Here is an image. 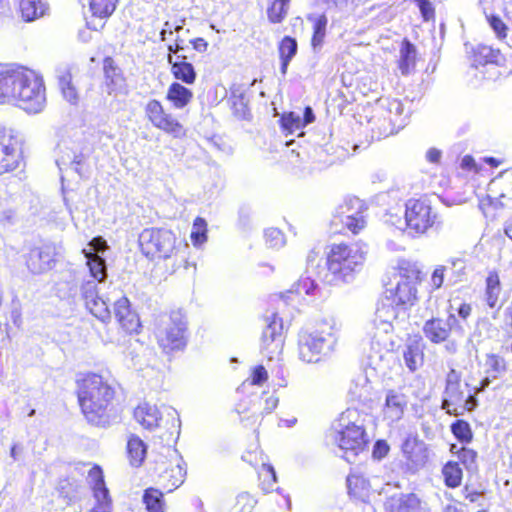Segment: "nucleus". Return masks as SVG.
I'll return each instance as SVG.
<instances>
[{
	"label": "nucleus",
	"instance_id": "28",
	"mask_svg": "<svg viewBox=\"0 0 512 512\" xmlns=\"http://www.w3.org/2000/svg\"><path fill=\"white\" fill-rule=\"evenodd\" d=\"M56 490L65 501V504L71 505L82 498L85 487L78 479L66 477L59 480Z\"/></svg>",
	"mask_w": 512,
	"mask_h": 512
},
{
	"label": "nucleus",
	"instance_id": "27",
	"mask_svg": "<svg viewBox=\"0 0 512 512\" xmlns=\"http://www.w3.org/2000/svg\"><path fill=\"white\" fill-rule=\"evenodd\" d=\"M118 0H90L89 7L94 18H98L99 22L95 20L88 21L87 25L90 29L99 30L104 27L102 20L109 18L116 9Z\"/></svg>",
	"mask_w": 512,
	"mask_h": 512
},
{
	"label": "nucleus",
	"instance_id": "24",
	"mask_svg": "<svg viewBox=\"0 0 512 512\" xmlns=\"http://www.w3.org/2000/svg\"><path fill=\"white\" fill-rule=\"evenodd\" d=\"M408 404L407 396L400 390L390 389L385 395L384 416L392 422L400 420Z\"/></svg>",
	"mask_w": 512,
	"mask_h": 512
},
{
	"label": "nucleus",
	"instance_id": "11",
	"mask_svg": "<svg viewBox=\"0 0 512 512\" xmlns=\"http://www.w3.org/2000/svg\"><path fill=\"white\" fill-rule=\"evenodd\" d=\"M139 246L148 259H168L175 250L176 236L165 228H145L139 234Z\"/></svg>",
	"mask_w": 512,
	"mask_h": 512
},
{
	"label": "nucleus",
	"instance_id": "1",
	"mask_svg": "<svg viewBox=\"0 0 512 512\" xmlns=\"http://www.w3.org/2000/svg\"><path fill=\"white\" fill-rule=\"evenodd\" d=\"M419 275L420 271L416 269L407 271L401 268L394 275L393 281L386 285L375 311L377 329L389 333L394 329L395 324L405 322L409 309L417 300Z\"/></svg>",
	"mask_w": 512,
	"mask_h": 512
},
{
	"label": "nucleus",
	"instance_id": "22",
	"mask_svg": "<svg viewBox=\"0 0 512 512\" xmlns=\"http://www.w3.org/2000/svg\"><path fill=\"white\" fill-rule=\"evenodd\" d=\"M114 314L120 326L127 333H137L141 327L138 314L131 309L130 301L122 296L114 301Z\"/></svg>",
	"mask_w": 512,
	"mask_h": 512
},
{
	"label": "nucleus",
	"instance_id": "58",
	"mask_svg": "<svg viewBox=\"0 0 512 512\" xmlns=\"http://www.w3.org/2000/svg\"><path fill=\"white\" fill-rule=\"evenodd\" d=\"M317 288L316 280L310 277L301 278L295 285H293V292L302 295H313Z\"/></svg>",
	"mask_w": 512,
	"mask_h": 512
},
{
	"label": "nucleus",
	"instance_id": "35",
	"mask_svg": "<svg viewBox=\"0 0 512 512\" xmlns=\"http://www.w3.org/2000/svg\"><path fill=\"white\" fill-rule=\"evenodd\" d=\"M298 52L297 40L292 36H284L278 45L280 72L284 76L292 59Z\"/></svg>",
	"mask_w": 512,
	"mask_h": 512
},
{
	"label": "nucleus",
	"instance_id": "29",
	"mask_svg": "<svg viewBox=\"0 0 512 512\" xmlns=\"http://www.w3.org/2000/svg\"><path fill=\"white\" fill-rule=\"evenodd\" d=\"M348 395L350 397V401L358 402L363 405L372 400L373 387L366 375L359 374L351 381Z\"/></svg>",
	"mask_w": 512,
	"mask_h": 512
},
{
	"label": "nucleus",
	"instance_id": "16",
	"mask_svg": "<svg viewBox=\"0 0 512 512\" xmlns=\"http://www.w3.org/2000/svg\"><path fill=\"white\" fill-rule=\"evenodd\" d=\"M87 482L95 500V505L89 512H111V496L105 483L103 470L99 465H94L89 470Z\"/></svg>",
	"mask_w": 512,
	"mask_h": 512
},
{
	"label": "nucleus",
	"instance_id": "60",
	"mask_svg": "<svg viewBox=\"0 0 512 512\" xmlns=\"http://www.w3.org/2000/svg\"><path fill=\"white\" fill-rule=\"evenodd\" d=\"M423 21L428 22L435 17V9L430 0H415Z\"/></svg>",
	"mask_w": 512,
	"mask_h": 512
},
{
	"label": "nucleus",
	"instance_id": "13",
	"mask_svg": "<svg viewBox=\"0 0 512 512\" xmlns=\"http://www.w3.org/2000/svg\"><path fill=\"white\" fill-rule=\"evenodd\" d=\"M23 140L18 133L0 126V175L19 167Z\"/></svg>",
	"mask_w": 512,
	"mask_h": 512
},
{
	"label": "nucleus",
	"instance_id": "37",
	"mask_svg": "<svg viewBox=\"0 0 512 512\" xmlns=\"http://www.w3.org/2000/svg\"><path fill=\"white\" fill-rule=\"evenodd\" d=\"M192 98L193 92L179 82H172L166 93V99L177 109L186 107Z\"/></svg>",
	"mask_w": 512,
	"mask_h": 512
},
{
	"label": "nucleus",
	"instance_id": "4",
	"mask_svg": "<svg viewBox=\"0 0 512 512\" xmlns=\"http://www.w3.org/2000/svg\"><path fill=\"white\" fill-rule=\"evenodd\" d=\"M338 327L333 317L325 318L313 328L300 331L298 335L299 358L306 363H316L321 356L329 354L337 343Z\"/></svg>",
	"mask_w": 512,
	"mask_h": 512
},
{
	"label": "nucleus",
	"instance_id": "61",
	"mask_svg": "<svg viewBox=\"0 0 512 512\" xmlns=\"http://www.w3.org/2000/svg\"><path fill=\"white\" fill-rule=\"evenodd\" d=\"M186 473H187V471H186L185 464L182 465V464L178 463L175 467H173L171 469V474H170V479H169V481L171 482V486L173 488L179 487L184 482Z\"/></svg>",
	"mask_w": 512,
	"mask_h": 512
},
{
	"label": "nucleus",
	"instance_id": "5",
	"mask_svg": "<svg viewBox=\"0 0 512 512\" xmlns=\"http://www.w3.org/2000/svg\"><path fill=\"white\" fill-rule=\"evenodd\" d=\"M353 413L347 410L342 414L337 427L333 426L326 435V442L333 447V452L349 463H353L368 444L364 427L350 421Z\"/></svg>",
	"mask_w": 512,
	"mask_h": 512
},
{
	"label": "nucleus",
	"instance_id": "8",
	"mask_svg": "<svg viewBox=\"0 0 512 512\" xmlns=\"http://www.w3.org/2000/svg\"><path fill=\"white\" fill-rule=\"evenodd\" d=\"M16 93L13 100L24 111L37 114L46 105L45 86L42 77L33 70L21 66L19 80H17Z\"/></svg>",
	"mask_w": 512,
	"mask_h": 512
},
{
	"label": "nucleus",
	"instance_id": "57",
	"mask_svg": "<svg viewBox=\"0 0 512 512\" xmlns=\"http://www.w3.org/2000/svg\"><path fill=\"white\" fill-rule=\"evenodd\" d=\"M264 237L270 248H280L285 244L284 234L277 228L266 229Z\"/></svg>",
	"mask_w": 512,
	"mask_h": 512
},
{
	"label": "nucleus",
	"instance_id": "33",
	"mask_svg": "<svg viewBox=\"0 0 512 512\" xmlns=\"http://www.w3.org/2000/svg\"><path fill=\"white\" fill-rule=\"evenodd\" d=\"M423 355L421 339H409L403 350V359L411 372H415L423 364Z\"/></svg>",
	"mask_w": 512,
	"mask_h": 512
},
{
	"label": "nucleus",
	"instance_id": "53",
	"mask_svg": "<svg viewBox=\"0 0 512 512\" xmlns=\"http://www.w3.org/2000/svg\"><path fill=\"white\" fill-rule=\"evenodd\" d=\"M457 453H458V458H459L460 462L464 465V467L469 472H474L477 470L478 454L475 450L466 448V447H462L459 449V451Z\"/></svg>",
	"mask_w": 512,
	"mask_h": 512
},
{
	"label": "nucleus",
	"instance_id": "64",
	"mask_svg": "<svg viewBox=\"0 0 512 512\" xmlns=\"http://www.w3.org/2000/svg\"><path fill=\"white\" fill-rule=\"evenodd\" d=\"M390 447L385 440H377L373 445L372 455L375 459H383L389 452Z\"/></svg>",
	"mask_w": 512,
	"mask_h": 512
},
{
	"label": "nucleus",
	"instance_id": "34",
	"mask_svg": "<svg viewBox=\"0 0 512 512\" xmlns=\"http://www.w3.org/2000/svg\"><path fill=\"white\" fill-rule=\"evenodd\" d=\"M404 127V120L400 119H393L390 117H386L384 114L382 115V118L378 119V122L375 120L373 121L372 126V137L380 140L382 138H386L390 135H393L397 133L400 129Z\"/></svg>",
	"mask_w": 512,
	"mask_h": 512
},
{
	"label": "nucleus",
	"instance_id": "21",
	"mask_svg": "<svg viewBox=\"0 0 512 512\" xmlns=\"http://www.w3.org/2000/svg\"><path fill=\"white\" fill-rule=\"evenodd\" d=\"M314 121L315 114L310 106L304 108L302 115L294 111L285 112L279 119L280 126L286 135L298 133V136H302V129Z\"/></svg>",
	"mask_w": 512,
	"mask_h": 512
},
{
	"label": "nucleus",
	"instance_id": "2",
	"mask_svg": "<svg viewBox=\"0 0 512 512\" xmlns=\"http://www.w3.org/2000/svg\"><path fill=\"white\" fill-rule=\"evenodd\" d=\"M77 383L79 405L87 421L97 427L109 426V407L114 398V389L95 373L86 375Z\"/></svg>",
	"mask_w": 512,
	"mask_h": 512
},
{
	"label": "nucleus",
	"instance_id": "54",
	"mask_svg": "<svg viewBox=\"0 0 512 512\" xmlns=\"http://www.w3.org/2000/svg\"><path fill=\"white\" fill-rule=\"evenodd\" d=\"M489 27L492 29L497 39L502 41L507 37L508 26L496 14H490L486 16Z\"/></svg>",
	"mask_w": 512,
	"mask_h": 512
},
{
	"label": "nucleus",
	"instance_id": "39",
	"mask_svg": "<svg viewBox=\"0 0 512 512\" xmlns=\"http://www.w3.org/2000/svg\"><path fill=\"white\" fill-rule=\"evenodd\" d=\"M501 292V282L499 274L496 270L489 271L485 280V302L491 308H495L498 304Z\"/></svg>",
	"mask_w": 512,
	"mask_h": 512
},
{
	"label": "nucleus",
	"instance_id": "56",
	"mask_svg": "<svg viewBox=\"0 0 512 512\" xmlns=\"http://www.w3.org/2000/svg\"><path fill=\"white\" fill-rule=\"evenodd\" d=\"M403 113H404V105L400 100H398V99L387 100L386 111L384 113V115L386 117H388L389 119H390V117H392L393 119H398V121H400V119H403L404 125H405L406 117L403 116Z\"/></svg>",
	"mask_w": 512,
	"mask_h": 512
},
{
	"label": "nucleus",
	"instance_id": "40",
	"mask_svg": "<svg viewBox=\"0 0 512 512\" xmlns=\"http://www.w3.org/2000/svg\"><path fill=\"white\" fill-rule=\"evenodd\" d=\"M127 453L130 464L139 467L146 458L147 445L138 436H131L127 442Z\"/></svg>",
	"mask_w": 512,
	"mask_h": 512
},
{
	"label": "nucleus",
	"instance_id": "43",
	"mask_svg": "<svg viewBox=\"0 0 512 512\" xmlns=\"http://www.w3.org/2000/svg\"><path fill=\"white\" fill-rule=\"evenodd\" d=\"M507 370L505 359L494 353L486 355L485 359V374L492 377V379H498Z\"/></svg>",
	"mask_w": 512,
	"mask_h": 512
},
{
	"label": "nucleus",
	"instance_id": "38",
	"mask_svg": "<svg viewBox=\"0 0 512 512\" xmlns=\"http://www.w3.org/2000/svg\"><path fill=\"white\" fill-rule=\"evenodd\" d=\"M474 65L477 67L478 65H486V64H496L499 65L503 60V55L500 49H494L491 46L480 44L474 51Z\"/></svg>",
	"mask_w": 512,
	"mask_h": 512
},
{
	"label": "nucleus",
	"instance_id": "19",
	"mask_svg": "<svg viewBox=\"0 0 512 512\" xmlns=\"http://www.w3.org/2000/svg\"><path fill=\"white\" fill-rule=\"evenodd\" d=\"M362 203L360 199H350L343 205H340L336 210L334 222L339 220L345 227L353 233H358L365 226V219L360 211Z\"/></svg>",
	"mask_w": 512,
	"mask_h": 512
},
{
	"label": "nucleus",
	"instance_id": "7",
	"mask_svg": "<svg viewBox=\"0 0 512 512\" xmlns=\"http://www.w3.org/2000/svg\"><path fill=\"white\" fill-rule=\"evenodd\" d=\"M424 337L433 344L445 343V350L454 354L457 352L458 345L455 339H461L465 336L466 329L462 322L457 319L456 314L449 312L447 317H431L426 320L422 326Z\"/></svg>",
	"mask_w": 512,
	"mask_h": 512
},
{
	"label": "nucleus",
	"instance_id": "51",
	"mask_svg": "<svg viewBox=\"0 0 512 512\" xmlns=\"http://www.w3.org/2000/svg\"><path fill=\"white\" fill-rule=\"evenodd\" d=\"M256 504L254 497L248 492H242L235 498L231 512H251Z\"/></svg>",
	"mask_w": 512,
	"mask_h": 512
},
{
	"label": "nucleus",
	"instance_id": "30",
	"mask_svg": "<svg viewBox=\"0 0 512 512\" xmlns=\"http://www.w3.org/2000/svg\"><path fill=\"white\" fill-rule=\"evenodd\" d=\"M104 85L108 94L120 89L125 82L122 70L115 64L112 57L106 56L103 59Z\"/></svg>",
	"mask_w": 512,
	"mask_h": 512
},
{
	"label": "nucleus",
	"instance_id": "59",
	"mask_svg": "<svg viewBox=\"0 0 512 512\" xmlns=\"http://www.w3.org/2000/svg\"><path fill=\"white\" fill-rule=\"evenodd\" d=\"M233 114L241 120H248L251 116L246 98H240L231 102Z\"/></svg>",
	"mask_w": 512,
	"mask_h": 512
},
{
	"label": "nucleus",
	"instance_id": "9",
	"mask_svg": "<svg viewBox=\"0 0 512 512\" xmlns=\"http://www.w3.org/2000/svg\"><path fill=\"white\" fill-rule=\"evenodd\" d=\"M436 219L437 214L427 200L411 198L405 203L404 216L390 221L396 228L406 229L412 237H419L434 226Z\"/></svg>",
	"mask_w": 512,
	"mask_h": 512
},
{
	"label": "nucleus",
	"instance_id": "48",
	"mask_svg": "<svg viewBox=\"0 0 512 512\" xmlns=\"http://www.w3.org/2000/svg\"><path fill=\"white\" fill-rule=\"evenodd\" d=\"M449 264L453 282H462L467 278V259L463 256L451 257L447 260Z\"/></svg>",
	"mask_w": 512,
	"mask_h": 512
},
{
	"label": "nucleus",
	"instance_id": "52",
	"mask_svg": "<svg viewBox=\"0 0 512 512\" xmlns=\"http://www.w3.org/2000/svg\"><path fill=\"white\" fill-rule=\"evenodd\" d=\"M428 458V448L425 443L418 445V448L406 457L407 461L416 469L422 468L426 464Z\"/></svg>",
	"mask_w": 512,
	"mask_h": 512
},
{
	"label": "nucleus",
	"instance_id": "12",
	"mask_svg": "<svg viewBox=\"0 0 512 512\" xmlns=\"http://www.w3.org/2000/svg\"><path fill=\"white\" fill-rule=\"evenodd\" d=\"M106 279L98 281L92 279L85 280L80 286L81 298L89 312L102 322H108L111 319L109 308L111 298L102 292V285H105Z\"/></svg>",
	"mask_w": 512,
	"mask_h": 512
},
{
	"label": "nucleus",
	"instance_id": "10",
	"mask_svg": "<svg viewBox=\"0 0 512 512\" xmlns=\"http://www.w3.org/2000/svg\"><path fill=\"white\" fill-rule=\"evenodd\" d=\"M187 321L182 310H173L156 328L158 344L164 351L181 350L186 346Z\"/></svg>",
	"mask_w": 512,
	"mask_h": 512
},
{
	"label": "nucleus",
	"instance_id": "42",
	"mask_svg": "<svg viewBox=\"0 0 512 512\" xmlns=\"http://www.w3.org/2000/svg\"><path fill=\"white\" fill-rule=\"evenodd\" d=\"M142 502L147 512H165V501L162 491L149 487L144 490Z\"/></svg>",
	"mask_w": 512,
	"mask_h": 512
},
{
	"label": "nucleus",
	"instance_id": "23",
	"mask_svg": "<svg viewBox=\"0 0 512 512\" xmlns=\"http://www.w3.org/2000/svg\"><path fill=\"white\" fill-rule=\"evenodd\" d=\"M167 62L170 65L173 77L186 85L195 83L197 73L192 63L187 61L186 55H167Z\"/></svg>",
	"mask_w": 512,
	"mask_h": 512
},
{
	"label": "nucleus",
	"instance_id": "25",
	"mask_svg": "<svg viewBox=\"0 0 512 512\" xmlns=\"http://www.w3.org/2000/svg\"><path fill=\"white\" fill-rule=\"evenodd\" d=\"M387 512H421V500L414 493L393 495L384 503Z\"/></svg>",
	"mask_w": 512,
	"mask_h": 512
},
{
	"label": "nucleus",
	"instance_id": "49",
	"mask_svg": "<svg viewBox=\"0 0 512 512\" xmlns=\"http://www.w3.org/2000/svg\"><path fill=\"white\" fill-rule=\"evenodd\" d=\"M190 238L195 247H200L207 241V222L204 218L197 217L194 220Z\"/></svg>",
	"mask_w": 512,
	"mask_h": 512
},
{
	"label": "nucleus",
	"instance_id": "15",
	"mask_svg": "<svg viewBox=\"0 0 512 512\" xmlns=\"http://www.w3.org/2000/svg\"><path fill=\"white\" fill-rule=\"evenodd\" d=\"M106 249L107 243L100 236L94 237L88 243V248L82 249L91 277L98 279L100 282L107 278V264L103 257Z\"/></svg>",
	"mask_w": 512,
	"mask_h": 512
},
{
	"label": "nucleus",
	"instance_id": "46",
	"mask_svg": "<svg viewBox=\"0 0 512 512\" xmlns=\"http://www.w3.org/2000/svg\"><path fill=\"white\" fill-rule=\"evenodd\" d=\"M290 0H272L267 8V17L271 23H281L287 16Z\"/></svg>",
	"mask_w": 512,
	"mask_h": 512
},
{
	"label": "nucleus",
	"instance_id": "50",
	"mask_svg": "<svg viewBox=\"0 0 512 512\" xmlns=\"http://www.w3.org/2000/svg\"><path fill=\"white\" fill-rule=\"evenodd\" d=\"M83 163V155L81 154H73L71 157L70 155H67V157L62 156L56 160V164L60 171H63L64 169L71 168L74 170L77 174L80 176L82 175L81 172V165Z\"/></svg>",
	"mask_w": 512,
	"mask_h": 512
},
{
	"label": "nucleus",
	"instance_id": "18",
	"mask_svg": "<svg viewBox=\"0 0 512 512\" xmlns=\"http://www.w3.org/2000/svg\"><path fill=\"white\" fill-rule=\"evenodd\" d=\"M145 114L152 125L169 134L177 135L182 126L177 119L167 113L160 101L150 100L145 106Z\"/></svg>",
	"mask_w": 512,
	"mask_h": 512
},
{
	"label": "nucleus",
	"instance_id": "55",
	"mask_svg": "<svg viewBox=\"0 0 512 512\" xmlns=\"http://www.w3.org/2000/svg\"><path fill=\"white\" fill-rule=\"evenodd\" d=\"M59 85L63 97L71 104H76L78 101V93L75 87L71 84L70 74L64 75L59 79Z\"/></svg>",
	"mask_w": 512,
	"mask_h": 512
},
{
	"label": "nucleus",
	"instance_id": "45",
	"mask_svg": "<svg viewBox=\"0 0 512 512\" xmlns=\"http://www.w3.org/2000/svg\"><path fill=\"white\" fill-rule=\"evenodd\" d=\"M444 483L449 488L460 486L463 473L459 464L454 461H448L442 468Z\"/></svg>",
	"mask_w": 512,
	"mask_h": 512
},
{
	"label": "nucleus",
	"instance_id": "17",
	"mask_svg": "<svg viewBox=\"0 0 512 512\" xmlns=\"http://www.w3.org/2000/svg\"><path fill=\"white\" fill-rule=\"evenodd\" d=\"M58 255L59 251L55 244L45 243L29 251L26 264L31 273L42 274L55 267Z\"/></svg>",
	"mask_w": 512,
	"mask_h": 512
},
{
	"label": "nucleus",
	"instance_id": "20",
	"mask_svg": "<svg viewBox=\"0 0 512 512\" xmlns=\"http://www.w3.org/2000/svg\"><path fill=\"white\" fill-rule=\"evenodd\" d=\"M487 202L495 209L509 206L512 202V172H505L490 183Z\"/></svg>",
	"mask_w": 512,
	"mask_h": 512
},
{
	"label": "nucleus",
	"instance_id": "31",
	"mask_svg": "<svg viewBox=\"0 0 512 512\" xmlns=\"http://www.w3.org/2000/svg\"><path fill=\"white\" fill-rule=\"evenodd\" d=\"M308 22L312 24L311 47L314 53H318L324 44L328 18L324 13H310L306 16Z\"/></svg>",
	"mask_w": 512,
	"mask_h": 512
},
{
	"label": "nucleus",
	"instance_id": "14",
	"mask_svg": "<svg viewBox=\"0 0 512 512\" xmlns=\"http://www.w3.org/2000/svg\"><path fill=\"white\" fill-rule=\"evenodd\" d=\"M283 347V321L277 313H272L266 317V325L261 337V353L271 361L281 355Z\"/></svg>",
	"mask_w": 512,
	"mask_h": 512
},
{
	"label": "nucleus",
	"instance_id": "47",
	"mask_svg": "<svg viewBox=\"0 0 512 512\" xmlns=\"http://www.w3.org/2000/svg\"><path fill=\"white\" fill-rule=\"evenodd\" d=\"M453 436L461 443H470L473 439V432L468 421L457 419L450 425Z\"/></svg>",
	"mask_w": 512,
	"mask_h": 512
},
{
	"label": "nucleus",
	"instance_id": "3",
	"mask_svg": "<svg viewBox=\"0 0 512 512\" xmlns=\"http://www.w3.org/2000/svg\"><path fill=\"white\" fill-rule=\"evenodd\" d=\"M365 252L356 244L338 243L328 247L325 266L317 277L328 285H339L354 280L363 267Z\"/></svg>",
	"mask_w": 512,
	"mask_h": 512
},
{
	"label": "nucleus",
	"instance_id": "36",
	"mask_svg": "<svg viewBox=\"0 0 512 512\" xmlns=\"http://www.w3.org/2000/svg\"><path fill=\"white\" fill-rule=\"evenodd\" d=\"M19 10L24 21L32 22L43 17L49 6L44 0H20Z\"/></svg>",
	"mask_w": 512,
	"mask_h": 512
},
{
	"label": "nucleus",
	"instance_id": "44",
	"mask_svg": "<svg viewBox=\"0 0 512 512\" xmlns=\"http://www.w3.org/2000/svg\"><path fill=\"white\" fill-rule=\"evenodd\" d=\"M347 488L349 494L357 498H363L368 495L369 492V481L359 474H350L347 479Z\"/></svg>",
	"mask_w": 512,
	"mask_h": 512
},
{
	"label": "nucleus",
	"instance_id": "6",
	"mask_svg": "<svg viewBox=\"0 0 512 512\" xmlns=\"http://www.w3.org/2000/svg\"><path fill=\"white\" fill-rule=\"evenodd\" d=\"M478 406L476 392L472 385L462 381V373L451 368L445 377V387L442 393L441 409L450 416H462L474 411Z\"/></svg>",
	"mask_w": 512,
	"mask_h": 512
},
{
	"label": "nucleus",
	"instance_id": "62",
	"mask_svg": "<svg viewBox=\"0 0 512 512\" xmlns=\"http://www.w3.org/2000/svg\"><path fill=\"white\" fill-rule=\"evenodd\" d=\"M268 379L267 370L263 365H258L252 370L251 384L262 385Z\"/></svg>",
	"mask_w": 512,
	"mask_h": 512
},
{
	"label": "nucleus",
	"instance_id": "26",
	"mask_svg": "<svg viewBox=\"0 0 512 512\" xmlns=\"http://www.w3.org/2000/svg\"><path fill=\"white\" fill-rule=\"evenodd\" d=\"M134 418L143 428L153 430L161 426L163 412L156 405L145 402L135 408Z\"/></svg>",
	"mask_w": 512,
	"mask_h": 512
},
{
	"label": "nucleus",
	"instance_id": "32",
	"mask_svg": "<svg viewBox=\"0 0 512 512\" xmlns=\"http://www.w3.org/2000/svg\"><path fill=\"white\" fill-rule=\"evenodd\" d=\"M21 66H15L0 72V103L13 100Z\"/></svg>",
	"mask_w": 512,
	"mask_h": 512
},
{
	"label": "nucleus",
	"instance_id": "41",
	"mask_svg": "<svg viewBox=\"0 0 512 512\" xmlns=\"http://www.w3.org/2000/svg\"><path fill=\"white\" fill-rule=\"evenodd\" d=\"M416 47L409 40L404 39L400 49V57L398 67L402 75H408L410 70L415 66Z\"/></svg>",
	"mask_w": 512,
	"mask_h": 512
},
{
	"label": "nucleus",
	"instance_id": "63",
	"mask_svg": "<svg viewBox=\"0 0 512 512\" xmlns=\"http://www.w3.org/2000/svg\"><path fill=\"white\" fill-rule=\"evenodd\" d=\"M447 267L440 265L437 266L431 275V285L434 289H439L444 283L445 271Z\"/></svg>",
	"mask_w": 512,
	"mask_h": 512
}]
</instances>
